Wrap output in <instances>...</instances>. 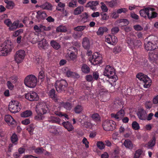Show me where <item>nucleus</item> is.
Returning <instances> with one entry per match:
<instances>
[{"label": "nucleus", "instance_id": "nucleus-1", "mask_svg": "<svg viewBox=\"0 0 158 158\" xmlns=\"http://www.w3.org/2000/svg\"><path fill=\"white\" fill-rule=\"evenodd\" d=\"M14 47L13 43L6 40L0 46V56H5L10 53Z\"/></svg>", "mask_w": 158, "mask_h": 158}, {"label": "nucleus", "instance_id": "nucleus-2", "mask_svg": "<svg viewBox=\"0 0 158 158\" xmlns=\"http://www.w3.org/2000/svg\"><path fill=\"white\" fill-rule=\"evenodd\" d=\"M37 82L36 77L33 74L27 75L24 80V83L26 86L30 88H34L37 85Z\"/></svg>", "mask_w": 158, "mask_h": 158}, {"label": "nucleus", "instance_id": "nucleus-3", "mask_svg": "<svg viewBox=\"0 0 158 158\" xmlns=\"http://www.w3.org/2000/svg\"><path fill=\"white\" fill-rule=\"evenodd\" d=\"M114 68L109 65L106 66L103 72L104 75L106 76L109 78L113 79L115 81L118 79L117 76L114 75Z\"/></svg>", "mask_w": 158, "mask_h": 158}, {"label": "nucleus", "instance_id": "nucleus-4", "mask_svg": "<svg viewBox=\"0 0 158 158\" xmlns=\"http://www.w3.org/2000/svg\"><path fill=\"white\" fill-rule=\"evenodd\" d=\"M68 85L66 81L63 79L56 81L55 84L56 90L59 93L65 91L67 89Z\"/></svg>", "mask_w": 158, "mask_h": 158}, {"label": "nucleus", "instance_id": "nucleus-5", "mask_svg": "<svg viewBox=\"0 0 158 158\" xmlns=\"http://www.w3.org/2000/svg\"><path fill=\"white\" fill-rule=\"evenodd\" d=\"M136 77L144 83L143 86L144 88H148L151 86V80L147 75L139 73L137 74Z\"/></svg>", "mask_w": 158, "mask_h": 158}, {"label": "nucleus", "instance_id": "nucleus-6", "mask_svg": "<svg viewBox=\"0 0 158 158\" xmlns=\"http://www.w3.org/2000/svg\"><path fill=\"white\" fill-rule=\"evenodd\" d=\"M145 48L147 51H152L158 48V38L155 37L152 41L145 43Z\"/></svg>", "mask_w": 158, "mask_h": 158}, {"label": "nucleus", "instance_id": "nucleus-7", "mask_svg": "<svg viewBox=\"0 0 158 158\" xmlns=\"http://www.w3.org/2000/svg\"><path fill=\"white\" fill-rule=\"evenodd\" d=\"M116 123L112 120H107L102 123L104 130L106 131H112L114 130L116 127Z\"/></svg>", "mask_w": 158, "mask_h": 158}, {"label": "nucleus", "instance_id": "nucleus-8", "mask_svg": "<svg viewBox=\"0 0 158 158\" xmlns=\"http://www.w3.org/2000/svg\"><path fill=\"white\" fill-rule=\"evenodd\" d=\"M89 60L92 64L94 65L100 64L102 62V57L97 52L94 53L89 57Z\"/></svg>", "mask_w": 158, "mask_h": 158}, {"label": "nucleus", "instance_id": "nucleus-9", "mask_svg": "<svg viewBox=\"0 0 158 158\" xmlns=\"http://www.w3.org/2000/svg\"><path fill=\"white\" fill-rule=\"evenodd\" d=\"M9 109L11 113H15L20 110V106L17 101H13L10 102Z\"/></svg>", "mask_w": 158, "mask_h": 158}, {"label": "nucleus", "instance_id": "nucleus-10", "mask_svg": "<svg viewBox=\"0 0 158 158\" xmlns=\"http://www.w3.org/2000/svg\"><path fill=\"white\" fill-rule=\"evenodd\" d=\"M35 110L36 113H41L45 114L48 112V109L45 103H40L36 106Z\"/></svg>", "mask_w": 158, "mask_h": 158}, {"label": "nucleus", "instance_id": "nucleus-11", "mask_svg": "<svg viewBox=\"0 0 158 158\" xmlns=\"http://www.w3.org/2000/svg\"><path fill=\"white\" fill-rule=\"evenodd\" d=\"M5 24L8 27H9V30L10 31H14L18 28L19 22L18 21H15L12 23L11 20L9 19H7L4 21Z\"/></svg>", "mask_w": 158, "mask_h": 158}, {"label": "nucleus", "instance_id": "nucleus-12", "mask_svg": "<svg viewBox=\"0 0 158 158\" xmlns=\"http://www.w3.org/2000/svg\"><path fill=\"white\" fill-rule=\"evenodd\" d=\"M69 49L66 55V59L68 61H74L77 58V55L71 50L73 49L76 52L77 51V49L73 47L70 48Z\"/></svg>", "mask_w": 158, "mask_h": 158}, {"label": "nucleus", "instance_id": "nucleus-13", "mask_svg": "<svg viewBox=\"0 0 158 158\" xmlns=\"http://www.w3.org/2000/svg\"><path fill=\"white\" fill-rule=\"evenodd\" d=\"M25 98L27 100L30 101H37L39 99V97L37 94L33 91L26 94Z\"/></svg>", "mask_w": 158, "mask_h": 158}, {"label": "nucleus", "instance_id": "nucleus-14", "mask_svg": "<svg viewBox=\"0 0 158 158\" xmlns=\"http://www.w3.org/2000/svg\"><path fill=\"white\" fill-rule=\"evenodd\" d=\"M25 55V53L23 50H19L15 56V61L18 63H20L24 59Z\"/></svg>", "mask_w": 158, "mask_h": 158}, {"label": "nucleus", "instance_id": "nucleus-15", "mask_svg": "<svg viewBox=\"0 0 158 158\" xmlns=\"http://www.w3.org/2000/svg\"><path fill=\"white\" fill-rule=\"evenodd\" d=\"M106 41L109 44L114 45L117 43L118 39L114 35H109L106 37Z\"/></svg>", "mask_w": 158, "mask_h": 158}, {"label": "nucleus", "instance_id": "nucleus-16", "mask_svg": "<svg viewBox=\"0 0 158 158\" xmlns=\"http://www.w3.org/2000/svg\"><path fill=\"white\" fill-rule=\"evenodd\" d=\"M138 118L140 120H145L147 119V114L143 109H139L137 113Z\"/></svg>", "mask_w": 158, "mask_h": 158}, {"label": "nucleus", "instance_id": "nucleus-17", "mask_svg": "<svg viewBox=\"0 0 158 158\" xmlns=\"http://www.w3.org/2000/svg\"><path fill=\"white\" fill-rule=\"evenodd\" d=\"M4 119L6 122L9 125H14L16 124V122L15 120L10 115H6L4 117Z\"/></svg>", "mask_w": 158, "mask_h": 158}, {"label": "nucleus", "instance_id": "nucleus-18", "mask_svg": "<svg viewBox=\"0 0 158 158\" xmlns=\"http://www.w3.org/2000/svg\"><path fill=\"white\" fill-rule=\"evenodd\" d=\"M141 41L138 40L134 41L131 40L129 43V47L133 49V48L135 49L139 47L141 45Z\"/></svg>", "mask_w": 158, "mask_h": 158}, {"label": "nucleus", "instance_id": "nucleus-19", "mask_svg": "<svg viewBox=\"0 0 158 158\" xmlns=\"http://www.w3.org/2000/svg\"><path fill=\"white\" fill-rule=\"evenodd\" d=\"M48 95L49 98H51L54 102L58 101V96L56 94V91L54 89H52L48 93Z\"/></svg>", "mask_w": 158, "mask_h": 158}, {"label": "nucleus", "instance_id": "nucleus-20", "mask_svg": "<svg viewBox=\"0 0 158 158\" xmlns=\"http://www.w3.org/2000/svg\"><path fill=\"white\" fill-rule=\"evenodd\" d=\"M149 59L151 62H155L158 58V54L155 52H150L149 53Z\"/></svg>", "mask_w": 158, "mask_h": 158}, {"label": "nucleus", "instance_id": "nucleus-21", "mask_svg": "<svg viewBox=\"0 0 158 158\" xmlns=\"http://www.w3.org/2000/svg\"><path fill=\"white\" fill-rule=\"evenodd\" d=\"M47 16V14L44 11H38L37 12V15H36V17L38 21L40 22L41 20L45 19Z\"/></svg>", "mask_w": 158, "mask_h": 158}, {"label": "nucleus", "instance_id": "nucleus-22", "mask_svg": "<svg viewBox=\"0 0 158 158\" xmlns=\"http://www.w3.org/2000/svg\"><path fill=\"white\" fill-rule=\"evenodd\" d=\"M82 45L83 47L85 49H88L90 46V43L89 39L87 37L84 38L82 40Z\"/></svg>", "mask_w": 158, "mask_h": 158}, {"label": "nucleus", "instance_id": "nucleus-23", "mask_svg": "<svg viewBox=\"0 0 158 158\" xmlns=\"http://www.w3.org/2000/svg\"><path fill=\"white\" fill-rule=\"evenodd\" d=\"M62 124L69 131H72L74 129L73 127L72 124L68 121H64L62 123Z\"/></svg>", "mask_w": 158, "mask_h": 158}, {"label": "nucleus", "instance_id": "nucleus-24", "mask_svg": "<svg viewBox=\"0 0 158 158\" xmlns=\"http://www.w3.org/2000/svg\"><path fill=\"white\" fill-rule=\"evenodd\" d=\"M150 11L148 15V18L150 19L155 18L157 17L158 14L154 11L155 9L154 8L149 7Z\"/></svg>", "mask_w": 158, "mask_h": 158}, {"label": "nucleus", "instance_id": "nucleus-25", "mask_svg": "<svg viewBox=\"0 0 158 158\" xmlns=\"http://www.w3.org/2000/svg\"><path fill=\"white\" fill-rule=\"evenodd\" d=\"M149 11V7H147L140 10L139 11V13L141 16L146 18V16L148 17Z\"/></svg>", "mask_w": 158, "mask_h": 158}, {"label": "nucleus", "instance_id": "nucleus-26", "mask_svg": "<svg viewBox=\"0 0 158 158\" xmlns=\"http://www.w3.org/2000/svg\"><path fill=\"white\" fill-rule=\"evenodd\" d=\"M66 75L68 77H71L74 78H78L80 77V75L78 73L70 70H68L67 72Z\"/></svg>", "mask_w": 158, "mask_h": 158}, {"label": "nucleus", "instance_id": "nucleus-27", "mask_svg": "<svg viewBox=\"0 0 158 158\" xmlns=\"http://www.w3.org/2000/svg\"><path fill=\"white\" fill-rule=\"evenodd\" d=\"M108 30V28L106 27H100L97 32V35H98L102 36L104 33L106 32Z\"/></svg>", "mask_w": 158, "mask_h": 158}, {"label": "nucleus", "instance_id": "nucleus-28", "mask_svg": "<svg viewBox=\"0 0 158 158\" xmlns=\"http://www.w3.org/2000/svg\"><path fill=\"white\" fill-rule=\"evenodd\" d=\"M48 121L52 123H56L60 125V119L56 116H51L49 118Z\"/></svg>", "mask_w": 158, "mask_h": 158}, {"label": "nucleus", "instance_id": "nucleus-29", "mask_svg": "<svg viewBox=\"0 0 158 158\" xmlns=\"http://www.w3.org/2000/svg\"><path fill=\"white\" fill-rule=\"evenodd\" d=\"M81 70L82 73L85 74H88L90 72V68L89 67L85 64H83L81 65Z\"/></svg>", "mask_w": 158, "mask_h": 158}, {"label": "nucleus", "instance_id": "nucleus-30", "mask_svg": "<svg viewBox=\"0 0 158 158\" xmlns=\"http://www.w3.org/2000/svg\"><path fill=\"white\" fill-rule=\"evenodd\" d=\"M90 117L92 119L97 123L101 121V118L100 115L98 113H94L91 114Z\"/></svg>", "mask_w": 158, "mask_h": 158}, {"label": "nucleus", "instance_id": "nucleus-31", "mask_svg": "<svg viewBox=\"0 0 158 158\" xmlns=\"http://www.w3.org/2000/svg\"><path fill=\"white\" fill-rule=\"evenodd\" d=\"M61 106L68 110H70L72 107V103L68 102H63L61 103Z\"/></svg>", "mask_w": 158, "mask_h": 158}, {"label": "nucleus", "instance_id": "nucleus-32", "mask_svg": "<svg viewBox=\"0 0 158 158\" xmlns=\"http://www.w3.org/2000/svg\"><path fill=\"white\" fill-rule=\"evenodd\" d=\"M144 155V153L142 149H139L135 152L134 158H139L140 157H142Z\"/></svg>", "mask_w": 158, "mask_h": 158}, {"label": "nucleus", "instance_id": "nucleus-33", "mask_svg": "<svg viewBox=\"0 0 158 158\" xmlns=\"http://www.w3.org/2000/svg\"><path fill=\"white\" fill-rule=\"evenodd\" d=\"M52 5L50 3L48 2L44 3L41 6V7L43 9L47 10H52Z\"/></svg>", "mask_w": 158, "mask_h": 158}, {"label": "nucleus", "instance_id": "nucleus-34", "mask_svg": "<svg viewBox=\"0 0 158 158\" xmlns=\"http://www.w3.org/2000/svg\"><path fill=\"white\" fill-rule=\"evenodd\" d=\"M37 114L34 117V119L37 121H41L43 120L45 118L44 114L41 113H36Z\"/></svg>", "mask_w": 158, "mask_h": 158}, {"label": "nucleus", "instance_id": "nucleus-35", "mask_svg": "<svg viewBox=\"0 0 158 158\" xmlns=\"http://www.w3.org/2000/svg\"><path fill=\"white\" fill-rule=\"evenodd\" d=\"M50 44L51 46L56 50H58L60 48V45L59 43L54 40L51 41Z\"/></svg>", "mask_w": 158, "mask_h": 158}, {"label": "nucleus", "instance_id": "nucleus-36", "mask_svg": "<svg viewBox=\"0 0 158 158\" xmlns=\"http://www.w3.org/2000/svg\"><path fill=\"white\" fill-rule=\"evenodd\" d=\"M83 110V107L81 105H78L75 107L74 111L76 113L79 114L82 112Z\"/></svg>", "mask_w": 158, "mask_h": 158}, {"label": "nucleus", "instance_id": "nucleus-37", "mask_svg": "<svg viewBox=\"0 0 158 158\" xmlns=\"http://www.w3.org/2000/svg\"><path fill=\"white\" fill-rule=\"evenodd\" d=\"M156 138L155 136H153L152 139L150 140L148 143V148H151L153 147L155 144Z\"/></svg>", "mask_w": 158, "mask_h": 158}, {"label": "nucleus", "instance_id": "nucleus-38", "mask_svg": "<svg viewBox=\"0 0 158 158\" xmlns=\"http://www.w3.org/2000/svg\"><path fill=\"white\" fill-rule=\"evenodd\" d=\"M67 30L66 27L62 25H60L56 29V31L58 32H65Z\"/></svg>", "mask_w": 158, "mask_h": 158}, {"label": "nucleus", "instance_id": "nucleus-39", "mask_svg": "<svg viewBox=\"0 0 158 158\" xmlns=\"http://www.w3.org/2000/svg\"><path fill=\"white\" fill-rule=\"evenodd\" d=\"M32 114V112L31 110H27L22 113L21 115L22 117H27L31 116Z\"/></svg>", "mask_w": 158, "mask_h": 158}, {"label": "nucleus", "instance_id": "nucleus-40", "mask_svg": "<svg viewBox=\"0 0 158 158\" xmlns=\"http://www.w3.org/2000/svg\"><path fill=\"white\" fill-rule=\"evenodd\" d=\"M83 10V8L82 6H78L74 11L73 13L75 15H78L81 14Z\"/></svg>", "mask_w": 158, "mask_h": 158}, {"label": "nucleus", "instance_id": "nucleus-41", "mask_svg": "<svg viewBox=\"0 0 158 158\" xmlns=\"http://www.w3.org/2000/svg\"><path fill=\"white\" fill-rule=\"evenodd\" d=\"M11 140L13 143L16 145L17 144L18 138L17 135L15 134H13L11 137Z\"/></svg>", "mask_w": 158, "mask_h": 158}, {"label": "nucleus", "instance_id": "nucleus-42", "mask_svg": "<svg viewBox=\"0 0 158 158\" xmlns=\"http://www.w3.org/2000/svg\"><path fill=\"white\" fill-rule=\"evenodd\" d=\"M86 27L85 26H78L74 28L75 31H81L84 29H86Z\"/></svg>", "mask_w": 158, "mask_h": 158}, {"label": "nucleus", "instance_id": "nucleus-43", "mask_svg": "<svg viewBox=\"0 0 158 158\" xmlns=\"http://www.w3.org/2000/svg\"><path fill=\"white\" fill-rule=\"evenodd\" d=\"M132 127L133 129L138 130L139 129L140 127L139 123L136 121H134L132 124Z\"/></svg>", "mask_w": 158, "mask_h": 158}, {"label": "nucleus", "instance_id": "nucleus-44", "mask_svg": "<svg viewBox=\"0 0 158 158\" xmlns=\"http://www.w3.org/2000/svg\"><path fill=\"white\" fill-rule=\"evenodd\" d=\"M40 28L41 29V32L44 31H48L51 30V27H46L42 24H40Z\"/></svg>", "mask_w": 158, "mask_h": 158}, {"label": "nucleus", "instance_id": "nucleus-45", "mask_svg": "<svg viewBox=\"0 0 158 158\" xmlns=\"http://www.w3.org/2000/svg\"><path fill=\"white\" fill-rule=\"evenodd\" d=\"M34 151L36 154H40L44 153L45 150L42 148H37L35 149Z\"/></svg>", "mask_w": 158, "mask_h": 158}, {"label": "nucleus", "instance_id": "nucleus-46", "mask_svg": "<svg viewBox=\"0 0 158 158\" xmlns=\"http://www.w3.org/2000/svg\"><path fill=\"white\" fill-rule=\"evenodd\" d=\"M65 6V4L64 3H62L61 2H59L57 6L56 7V9L59 11H60L64 9V8Z\"/></svg>", "mask_w": 158, "mask_h": 158}, {"label": "nucleus", "instance_id": "nucleus-47", "mask_svg": "<svg viewBox=\"0 0 158 158\" xmlns=\"http://www.w3.org/2000/svg\"><path fill=\"white\" fill-rule=\"evenodd\" d=\"M93 78L94 80H97L99 78V74L97 71H94L92 73Z\"/></svg>", "mask_w": 158, "mask_h": 158}, {"label": "nucleus", "instance_id": "nucleus-48", "mask_svg": "<svg viewBox=\"0 0 158 158\" xmlns=\"http://www.w3.org/2000/svg\"><path fill=\"white\" fill-rule=\"evenodd\" d=\"M98 4V1H91L89 2L87 4V6H96Z\"/></svg>", "mask_w": 158, "mask_h": 158}, {"label": "nucleus", "instance_id": "nucleus-49", "mask_svg": "<svg viewBox=\"0 0 158 158\" xmlns=\"http://www.w3.org/2000/svg\"><path fill=\"white\" fill-rule=\"evenodd\" d=\"M98 147L100 149H102L105 148V144L102 141H98L97 143Z\"/></svg>", "mask_w": 158, "mask_h": 158}, {"label": "nucleus", "instance_id": "nucleus-50", "mask_svg": "<svg viewBox=\"0 0 158 158\" xmlns=\"http://www.w3.org/2000/svg\"><path fill=\"white\" fill-rule=\"evenodd\" d=\"M49 131L54 134H56L58 133V131L56 127H52L49 129Z\"/></svg>", "mask_w": 158, "mask_h": 158}, {"label": "nucleus", "instance_id": "nucleus-51", "mask_svg": "<svg viewBox=\"0 0 158 158\" xmlns=\"http://www.w3.org/2000/svg\"><path fill=\"white\" fill-rule=\"evenodd\" d=\"M117 115L121 120L124 116V111L123 110H121L118 111L117 113Z\"/></svg>", "mask_w": 158, "mask_h": 158}, {"label": "nucleus", "instance_id": "nucleus-52", "mask_svg": "<svg viewBox=\"0 0 158 158\" xmlns=\"http://www.w3.org/2000/svg\"><path fill=\"white\" fill-rule=\"evenodd\" d=\"M34 126L32 124H30L27 128V130L29 132L30 135L33 134V132L34 130Z\"/></svg>", "mask_w": 158, "mask_h": 158}, {"label": "nucleus", "instance_id": "nucleus-53", "mask_svg": "<svg viewBox=\"0 0 158 158\" xmlns=\"http://www.w3.org/2000/svg\"><path fill=\"white\" fill-rule=\"evenodd\" d=\"M108 5L111 7H112L117 5V2L116 0H113L110 2H107Z\"/></svg>", "mask_w": 158, "mask_h": 158}, {"label": "nucleus", "instance_id": "nucleus-54", "mask_svg": "<svg viewBox=\"0 0 158 158\" xmlns=\"http://www.w3.org/2000/svg\"><path fill=\"white\" fill-rule=\"evenodd\" d=\"M85 79L88 82H93L94 81L92 76L91 75H87L85 76Z\"/></svg>", "mask_w": 158, "mask_h": 158}, {"label": "nucleus", "instance_id": "nucleus-55", "mask_svg": "<svg viewBox=\"0 0 158 158\" xmlns=\"http://www.w3.org/2000/svg\"><path fill=\"white\" fill-rule=\"evenodd\" d=\"M76 0H73L69 3V6L70 7H75L77 6Z\"/></svg>", "mask_w": 158, "mask_h": 158}, {"label": "nucleus", "instance_id": "nucleus-56", "mask_svg": "<svg viewBox=\"0 0 158 158\" xmlns=\"http://www.w3.org/2000/svg\"><path fill=\"white\" fill-rule=\"evenodd\" d=\"M89 16L87 13L85 12L83 14V17L82 19V21L84 22H85L87 21V19L89 18Z\"/></svg>", "mask_w": 158, "mask_h": 158}, {"label": "nucleus", "instance_id": "nucleus-57", "mask_svg": "<svg viewBox=\"0 0 158 158\" xmlns=\"http://www.w3.org/2000/svg\"><path fill=\"white\" fill-rule=\"evenodd\" d=\"M119 31V28L118 27H114L111 29V33L112 34H115L117 33Z\"/></svg>", "mask_w": 158, "mask_h": 158}, {"label": "nucleus", "instance_id": "nucleus-58", "mask_svg": "<svg viewBox=\"0 0 158 158\" xmlns=\"http://www.w3.org/2000/svg\"><path fill=\"white\" fill-rule=\"evenodd\" d=\"M101 19L102 20H106L108 19L109 16H108L104 12H102L101 13Z\"/></svg>", "mask_w": 158, "mask_h": 158}, {"label": "nucleus", "instance_id": "nucleus-59", "mask_svg": "<svg viewBox=\"0 0 158 158\" xmlns=\"http://www.w3.org/2000/svg\"><path fill=\"white\" fill-rule=\"evenodd\" d=\"M44 72L43 71H40L39 73L38 78L39 79L41 80V81H43V79H44Z\"/></svg>", "mask_w": 158, "mask_h": 158}, {"label": "nucleus", "instance_id": "nucleus-60", "mask_svg": "<svg viewBox=\"0 0 158 158\" xmlns=\"http://www.w3.org/2000/svg\"><path fill=\"white\" fill-rule=\"evenodd\" d=\"M120 22L122 23L121 25L123 26H125L128 24V21L127 19H121Z\"/></svg>", "mask_w": 158, "mask_h": 158}, {"label": "nucleus", "instance_id": "nucleus-61", "mask_svg": "<svg viewBox=\"0 0 158 158\" xmlns=\"http://www.w3.org/2000/svg\"><path fill=\"white\" fill-rule=\"evenodd\" d=\"M82 142L83 143L85 144V147L86 148H88L89 147V142L85 137H84Z\"/></svg>", "mask_w": 158, "mask_h": 158}, {"label": "nucleus", "instance_id": "nucleus-62", "mask_svg": "<svg viewBox=\"0 0 158 158\" xmlns=\"http://www.w3.org/2000/svg\"><path fill=\"white\" fill-rule=\"evenodd\" d=\"M33 29L34 31L37 32H41V29L40 28V24L38 26L37 25H35L34 26Z\"/></svg>", "mask_w": 158, "mask_h": 158}, {"label": "nucleus", "instance_id": "nucleus-63", "mask_svg": "<svg viewBox=\"0 0 158 158\" xmlns=\"http://www.w3.org/2000/svg\"><path fill=\"white\" fill-rule=\"evenodd\" d=\"M14 5V3L12 1H10L9 2H8V4L6 5V7L8 9H11Z\"/></svg>", "mask_w": 158, "mask_h": 158}, {"label": "nucleus", "instance_id": "nucleus-64", "mask_svg": "<svg viewBox=\"0 0 158 158\" xmlns=\"http://www.w3.org/2000/svg\"><path fill=\"white\" fill-rule=\"evenodd\" d=\"M18 80V77L16 76H11L10 78V81L13 83H15Z\"/></svg>", "mask_w": 158, "mask_h": 158}]
</instances>
